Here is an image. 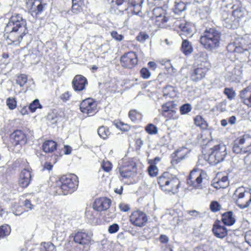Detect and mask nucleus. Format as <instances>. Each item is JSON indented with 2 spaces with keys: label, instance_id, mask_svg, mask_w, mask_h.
Here are the masks:
<instances>
[{
  "label": "nucleus",
  "instance_id": "nucleus-16",
  "mask_svg": "<svg viewBox=\"0 0 251 251\" xmlns=\"http://www.w3.org/2000/svg\"><path fill=\"white\" fill-rule=\"evenodd\" d=\"M74 241L81 245H89L91 240V236L88 233L78 231L75 235Z\"/></svg>",
  "mask_w": 251,
  "mask_h": 251
},
{
  "label": "nucleus",
  "instance_id": "nucleus-42",
  "mask_svg": "<svg viewBox=\"0 0 251 251\" xmlns=\"http://www.w3.org/2000/svg\"><path fill=\"white\" fill-rule=\"evenodd\" d=\"M209 208L213 212L219 211L221 209V205L216 201H212L210 204Z\"/></svg>",
  "mask_w": 251,
  "mask_h": 251
},
{
  "label": "nucleus",
  "instance_id": "nucleus-17",
  "mask_svg": "<svg viewBox=\"0 0 251 251\" xmlns=\"http://www.w3.org/2000/svg\"><path fill=\"white\" fill-rule=\"evenodd\" d=\"M11 138L14 140V143L16 146H21L25 145L27 142L25 134L21 130H17L11 134Z\"/></svg>",
  "mask_w": 251,
  "mask_h": 251
},
{
  "label": "nucleus",
  "instance_id": "nucleus-64",
  "mask_svg": "<svg viewBox=\"0 0 251 251\" xmlns=\"http://www.w3.org/2000/svg\"><path fill=\"white\" fill-rule=\"evenodd\" d=\"M171 108H170V107L167 106L166 104H163L162 106L161 109V114L162 115V116H164V115H167V112H168L171 110Z\"/></svg>",
  "mask_w": 251,
  "mask_h": 251
},
{
  "label": "nucleus",
  "instance_id": "nucleus-5",
  "mask_svg": "<svg viewBox=\"0 0 251 251\" xmlns=\"http://www.w3.org/2000/svg\"><path fill=\"white\" fill-rule=\"evenodd\" d=\"M145 0H116V8L121 12L127 11L133 15L141 16L143 4Z\"/></svg>",
  "mask_w": 251,
  "mask_h": 251
},
{
  "label": "nucleus",
  "instance_id": "nucleus-62",
  "mask_svg": "<svg viewBox=\"0 0 251 251\" xmlns=\"http://www.w3.org/2000/svg\"><path fill=\"white\" fill-rule=\"evenodd\" d=\"M119 206L120 210L123 212H127L130 209L129 205L126 203H120Z\"/></svg>",
  "mask_w": 251,
  "mask_h": 251
},
{
  "label": "nucleus",
  "instance_id": "nucleus-19",
  "mask_svg": "<svg viewBox=\"0 0 251 251\" xmlns=\"http://www.w3.org/2000/svg\"><path fill=\"white\" fill-rule=\"evenodd\" d=\"M212 231L216 237L221 239L225 237L227 234V229L224 226L220 225L219 221L215 222L213 225Z\"/></svg>",
  "mask_w": 251,
  "mask_h": 251
},
{
  "label": "nucleus",
  "instance_id": "nucleus-39",
  "mask_svg": "<svg viewBox=\"0 0 251 251\" xmlns=\"http://www.w3.org/2000/svg\"><path fill=\"white\" fill-rule=\"evenodd\" d=\"M165 11L164 9L161 7H156L152 10V17L153 20L154 18H156L161 16L165 15Z\"/></svg>",
  "mask_w": 251,
  "mask_h": 251
},
{
  "label": "nucleus",
  "instance_id": "nucleus-57",
  "mask_svg": "<svg viewBox=\"0 0 251 251\" xmlns=\"http://www.w3.org/2000/svg\"><path fill=\"white\" fill-rule=\"evenodd\" d=\"M56 162V160L55 161H53L52 163L50 162L46 161L43 165V170H47L49 171H51L52 169L53 164H55Z\"/></svg>",
  "mask_w": 251,
  "mask_h": 251
},
{
  "label": "nucleus",
  "instance_id": "nucleus-12",
  "mask_svg": "<svg viewBox=\"0 0 251 251\" xmlns=\"http://www.w3.org/2000/svg\"><path fill=\"white\" fill-rule=\"evenodd\" d=\"M111 204V200L106 197H101L97 199L94 202L93 207L97 211H103L107 210Z\"/></svg>",
  "mask_w": 251,
  "mask_h": 251
},
{
  "label": "nucleus",
  "instance_id": "nucleus-34",
  "mask_svg": "<svg viewBox=\"0 0 251 251\" xmlns=\"http://www.w3.org/2000/svg\"><path fill=\"white\" fill-rule=\"evenodd\" d=\"M116 216L115 208L112 207L106 212L103 216V219L105 221L109 222L114 219Z\"/></svg>",
  "mask_w": 251,
  "mask_h": 251
},
{
  "label": "nucleus",
  "instance_id": "nucleus-47",
  "mask_svg": "<svg viewBox=\"0 0 251 251\" xmlns=\"http://www.w3.org/2000/svg\"><path fill=\"white\" fill-rule=\"evenodd\" d=\"M149 38V36L145 32H140L136 36V40L141 43H144Z\"/></svg>",
  "mask_w": 251,
  "mask_h": 251
},
{
  "label": "nucleus",
  "instance_id": "nucleus-58",
  "mask_svg": "<svg viewBox=\"0 0 251 251\" xmlns=\"http://www.w3.org/2000/svg\"><path fill=\"white\" fill-rule=\"evenodd\" d=\"M71 96V94L69 92L67 91L65 92L64 93L62 94L60 96V99L62 100L63 102H66L69 100L70 97Z\"/></svg>",
  "mask_w": 251,
  "mask_h": 251
},
{
  "label": "nucleus",
  "instance_id": "nucleus-51",
  "mask_svg": "<svg viewBox=\"0 0 251 251\" xmlns=\"http://www.w3.org/2000/svg\"><path fill=\"white\" fill-rule=\"evenodd\" d=\"M114 124L116 127L119 128L122 131H127L129 129L128 126L121 122H114Z\"/></svg>",
  "mask_w": 251,
  "mask_h": 251
},
{
  "label": "nucleus",
  "instance_id": "nucleus-13",
  "mask_svg": "<svg viewBox=\"0 0 251 251\" xmlns=\"http://www.w3.org/2000/svg\"><path fill=\"white\" fill-rule=\"evenodd\" d=\"M231 16L232 15H229L227 11L223 12L222 19L223 25L228 28H236L239 26L238 21L231 18Z\"/></svg>",
  "mask_w": 251,
  "mask_h": 251
},
{
  "label": "nucleus",
  "instance_id": "nucleus-4",
  "mask_svg": "<svg viewBox=\"0 0 251 251\" xmlns=\"http://www.w3.org/2000/svg\"><path fill=\"white\" fill-rule=\"evenodd\" d=\"M221 38V32L214 28H209L201 35L200 42L205 49L213 50L220 46Z\"/></svg>",
  "mask_w": 251,
  "mask_h": 251
},
{
  "label": "nucleus",
  "instance_id": "nucleus-40",
  "mask_svg": "<svg viewBox=\"0 0 251 251\" xmlns=\"http://www.w3.org/2000/svg\"><path fill=\"white\" fill-rule=\"evenodd\" d=\"M224 93L229 100L233 99L236 95L235 91L232 88H225Z\"/></svg>",
  "mask_w": 251,
  "mask_h": 251
},
{
  "label": "nucleus",
  "instance_id": "nucleus-48",
  "mask_svg": "<svg viewBox=\"0 0 251 251\" xmlns=\"http://www.w3.org/2000/svg\"><path fill=\"white\" fill-rule=\"evenodd\" d=\"M112 164L108 160H103L101 164L102 169L106 172H109L112 169Z\"/></svg>",
  "mask_w": 251,
  "mask_h": 251
},
{
  "label": "nucleus",
  "instance_id": "nucleus-31",
  "mask_svg": "<svg viewBox=\"0 0 251 251\" xmlns=\"http://www.w3.org/2000/svg\"><path fill=\"white\" fill-rule=\"evenodd\" d=\"M240 137L237 138L234 143L232 151L233 152L237 154H243L246 153L242 144L239 143Z\"/></svg>",
  "mask_w": 251,
  "mask_h": 251
},
{
  "label": "nucleus",
  "instance_id": "nucleus-15",
  "mask_svg": "<svg viewBox=\"0 0 251 251\" xmlns=\"http://www.w3.org/2000/svg\"><path fill=\"white\" fill-rule=\"evenodd\" d=\"M87 84V79L81 75H76L72 81V85L75 91H81L84 90Z\"/></svg>",
  "mask_w": 251,
  "mask_h": 251
},
{
  "label": "nucleus",
  "instance_id": "nucleus-3",
  "mask_svg": "<svg viewBox=\"0 0 251 251\" xmlns=\"http://www.w3.org/2000/svg\"><path fill=\"white\" fill-rule=\"evenodd\" d=\"M78 185V177L75 175L63 176L56 181V193L66 195L75 191Z\"/></svg>",
  "mask_w": 251,
  "mask_h": 251
},
{
  "label": "nucleus",
  "instance_id": "nucleus-45",
  "mask_svg": "<svg viewBox=\"0 0 251 251\" xmlns=\"http://www.w3.org/2000/svg\"><path fill=\"white\" fill-rule=\"evenodd\" d=\"M148 170L149 174L151 176H156L158 172V169L156 166L153 164H150Z\"/></svg>",
  "mask_w": 251,
  "mask_h": 251
},
{
  "label": "nucleus",
  "instance_id": "nucleus-2",
  "mask_svg": "<svg viewBox=\"0 0 251 251\" xmlns=\"http://www.w3.org/2000/svg\"><path fill=\"white\" fill-rule=\"evenodd\" d=\"M160 189L166 194L175 195L178 193L180 181L178 177L169 172H164L157 178Z\"/></svg>",
  "mask_w": 251,
  "mask_h": 251
},
{
  "label": "nucleus",
  "instance_id": "nucleus-55",
  "mask_svg": "<svg viewBox=\"0 0 251 251\" xmlns=\"http://www.w3.org/2000/svg\"><path fill=\"white\" fill-rule=\"evenodd\" d=\"M111 36L115 40L117 41H121L124 38V36L122 34H119L116 31H112L110 33Z\"/></svg>",
  "mask_w": 251,
  "mask_h": 251
},
{
  "label": "nucleus",
  "instance_id": "nucleus-32",
  "mask_svg": "<svg viewBox=\"0 0 251 251\" xmlns=\"http://www.w3.org/2000/svg\"><path fill=\"white\" fill-rule=\"evenodd\" d=\"M72 0V11L74 13H77L82 9V6L84 4V0Z\"/></svg>",
  "mask_w": 251,
  "mask_h": 251
},
{
  "label": "nucleus",
  "instance_id": "nucleus-26",
  "mask_svg": "<svg viewBox=\"0 0 251 251\" xmlns=\"http://www.w3.org/2000/svg\"><path fill=\"white\" fill-rule=\"evenodd\" d=\"M57 144L56 142L48 140L45 141L42 146L43 151L46 153L53 152L57 148Z\"/></svg>",
  "mask_w": 251,
  "mask_h": 251
},
{
  "label": "nucleus",
  "instance_id": "nucleus-22",
  "mask_svg": "<svg viewBox=\"0 0 251 251\" xmlns=\"http://www.w3.org/2000/svg\"><path fill=\"white\" fill-rule=\"evenodd\" d=\"M136 165L134 164H131L129 165H123L119 169V172L121 176L123 178H129L130 177L132 174V171L135 168Z\"/></svg>",
  "mask_w": 251,
  "mask_h": 251
},
{
  "label": "nucleus",
  "instance_id": "nucleus-9",
  "mask_svg": "<svg viewBox=\"0 0 251 251\" xmlns=\"http://www.w3.org/2000/svg\"><path fill=\"white\" fill-rule=\"evenodd\" d=\"M120 61L123 67L131 69L137 64V56L134 52L129 51L121 56Z\"/></svg>",
  "mask_w": 251,
  "mask_h": 251
},
{
  "label": "nucleus",
  "instance_id": "nucleus-60",
  "mask_svg": "<svg viewBox=\"0 0 251 251\" xmlns=\"http://www.w3.org/2000/svg\"><path fill=\"white\" fill-rule=\"evenodd\" d=\"M245 239L246 242L251 247V230L246 232Z\"/></svg>",
  "mask_w": 251,
  "mask_h": 251
},
{
  "label": "nucleus",
  "instance_id": "nucleus-54",
  "mask_svg": "<svg viewBox=\"0 0 251 251\" xmlns=\"http://www.w3.org/2000/svg\"><path fill=\"white\" fill-rule=\"evenodd\" d=\"M119 225L114 223L109 226L108 231L110 234L115 233L119 230Z\"/></svg>",
  "mask_w": 251,
  "mask_h": 251
},
{
  "label": "nucleus",
  "instance_id": "nucleus-30",
  "mask_svg": "<svg viewBox=\"0 0 251 251\" xmlns=\"http://www.w3.org/2000/svg\"><path fill=\"white\" fill-rule=\"evenodd\" d=\"M163 93L166 98H173L176 95L175 88L171 85L166 86L163 89Z\"/></svg>",
  "mask_w": 251,
  "mask_h": 251
},
{
  "label": "nucleus",
  "instance_id": "nucleus-53",
  "mask_svg": "<svg viewBox=\"0 0 251 251\" xmlns=\"http://www.w3.org/2000/svg\"><path fill=\"white\" fill-rule=\"evenodd\" d=\"M141 76L144 79H148L151 76V73L147 68H143L140 70Z\"/></svg>",
  "mask_w": 251,
  "mask_h": 251
},
{
  "label": "nucleus",
  "instance_id": "nucleus-37",
  "mask_svg": "<svg viewBox=\"0 0 251 251\" xmlns=\"http://www.w3.org/2000/svg\"><path fill=\"white\" fill-rule=\"evenodd\" d=\"M11 232L10 226L8 225H4L0 226V239L8 236Z\"/></svg>",
  "mask_w": 251,
  "mask_h": 251
},
{
  "label": "nucleus",
  "instance_id": "nucleus-24",
  "mask_svg": "<svg viewBox=\"0 0 251 251\" xmlns=\"http://www.w3.org/2000/svg\"><path fill=\"white\" fill-rule=\"evenodd\" d=\"M239 137V143L243 145L246 152H250L249 153H251V136L245 134Z\"/></svg>",
  "mask_w": 251,
  "mask_h": 251
},
{
  "label": "nucleus",
  "instance_id": "nucleus-11",
  "mask_svg": "<svg viewBox=\"0 0 251 251\" xmlns=\"http://www.w3.org/2000/svg\"><path fill=\"white\" fill-rule=\"evenodd\" d=\"M210 68L201 64H197L195 66L191 75V79L195 82L199 81L203 79Z\"/></svg>",
  "mask_w": 251,
  "mask_h": 251
},
{
  "label": "nucleus",
  "instance_id": "nucleus-59",
  "mask_svg": "<svg viewBox=\"0 0 251 251\" xmlns=\"http://www.w3.org/2000/svg\"><path fill=\"white\" fill-rule=\"evenodd\" d=\"M176 111L173 109H171V110L167 112V115H164V117H167L169 119H176Z\"/></svg>",
  "mask_w": 251,
  "mask_h": 251
},
{
  "label": "nucleus",
  "instance_id": "nucleus-36",
  "mask_svg": "<svg viewBox=\"0 0 251 251\" xmlns=\"http://www.w3.org/2000/svg\"><path fill=\"white\" fill-rule=\"evenodd\" d=\"M98 133L101 138L106 139L110 135V132L108 128L104 126H101L98 128Z\"/></svg>",
  "mask_w": 251,
  "mask_h": 251
},
{
  "label": "nucleus",
  "instance_id": "nucleus-38",
  "mask_svg": "<svg viewBox=\"0 0 251 251\" xmlns=\"http://www.w3.org/2000/svg\"><path fill=\"white\" fill-rule=\"evenodd\" d=\"M42 105L40 104L38 99L34 100L29 105L28 109L31 112H34L37 108H42Z\"/></svg>",
  "mask_w": 251,
  "mask_h": 251
},
{
  "label": "nucleus",
  "instance_id": "nucleus-33",
  "mask_svg": "<svg viewBox=\"0 0 251 251\" xmlns=\"http://www.w3.org/2000/svg\"><path fill=\"white\" fill-rule=\"evenodd\" d=\"M194 123L197 126H199L202 129L207 128L208 124L201 116H196L194 118Z\"/></svg>",
  "mask_w": 251,
  "mask_h": 251
},
{
  "label": "nucleus",
  "instance_id": "nucleus-1",
  "mask_svg": "<svg viewBox=\"0 0 251 251\" xmlns=\"http://www.w3.org/2000/svg\"><path fill=\"white\" fill-rule=\"evenodd\" d=\"M4 31L12 42H20L27 33L26 21L20 14H13L9 19Z\"/></svg>",
  "mask_w": 251,
  "mask_h": 251
},
{
  "label": "nucleus",
  "instance_id": "nucleus-61",
  "mask_svg": "<svg viewBox=\"0 0 251 251\" xmlns=\"http://www.w3.org/2000/svg\"><path fill=\"white\" fill-rule=\"evenodd\" d=\"M244 162L246 165H249V169H251V153L245 156Z\"/></svg>",
  "mask_w": 251,
  "mask_h": 251
},
{
  "label": "nucleus",
  "instance_id": "nucleus-20",
  "mask_svg": "<svg viewBox=\"0 0 251 251\" xmlns=\"http://www.w3.org/2000/svg\"><path fill=\"white\" fill-rule=\"evenodd\" d=\"M31 176L29 171L24 169L21 172L19 179V184L22 188H26L29 184Z\"/></svg>",
  "mask_w": 251,
  "mask_h": 251
},
{
  "label": "nucleus",
  "instance_id": "nucleus-8",
  "mask_svg": "<svg viewBox=\"0 0 251 251\" xmlns=\"http://www.w3.org/2000/svg\"><path fill=\"white\" fill-rule=\"evenodd\" d=\"M97 101L92 98H87L80 103L79 107L80 111L88 116L94 115L98 111Z\"/></svg>",
  "mask_w": 251,
  "mask_h": 251
},
{
  "label": "nucleus",
  "instance_id": "nucleus-43",
  "mask_svg": "<svg viewBox=\"0 0 251 251\" xmlns=\"http://www.w3.org/2000/svg\"><path fill=\"white\" fill-rule=\"evenodd\" d=\"M145 130L150 134H155L158 132V128L154 125L149 124L146 126Z\"/></svg>",
  "mask_w": 251,
  "mask_h": 251
},
{
  "label": "nucleus",
  "instance_id": "nucleus-44",
  "mask_svg": "<svg viewBox=\"0 0 251 251\" xmlns=\"http://www.w3.org/2000/svg\"><path fill=\"white\" fill-rule=\"evenodd\" d=\"M27 80V76L25 74H21L18 76L16 83L19 84L20 87H23L26 83Z\"/></svg>",
  "mask_w": 251,
  "mask_h": 251
},
{
  "label": "nucleus",
  "instance_id": "nucleus-25",
  "mask_svg": "<svg viewBox=\"0 0 251 251\" xmlns=\"http://www.w3.org/2000/svg\"><path fill=\"white\" fill-rule=\"evenodd\" d=\"M214 187L217 189L225 188L229 185V181L227 176H223L221 178H216L214 180L213 183Z\"/></svg>",
  "mask_w": 251,
  "mask_h": 251
},
{
  "label": "nucleus",
  "instance_id": "nucleus-23",
  "mask_svg": "<svg viewBox=\"0 0 251 251\" xmlns=\"http://www.w3.org/2000/svg\"><path fill=\"white\" fill-rule=\"evenodd\" d=\"M231 18L238 21V24L239 25L240 21L244 17L245 15V11L244 8L239 6L233 5Z\"/></svg>",
  "mask_w": 251,
  "mask_h": 251
},
{
  "label": "nucleus",
  "instance_id": "nucleus-49",
  "mask_svg": "<svg viewBox=\"0 0 251 251\" xmlns=\"http://www.w3.org/2000/svg\"><path fill=\"white\" fill-rule=\"evenodd\" d=\"M42 245L43 246L44 251H56L55 246L50 242L43 243Z\"/></svg>",
  "mask_w": 251,
  "mask_h": 251
},
{
  "label": "nucleus",
  "instance_id": "nucleus-10",
  "mask_svg": "<svg viewBox=\"0 0 251 251\" xmlns=\"http://www.w3.org/2000/svg\"><path fill=\"white\" fill-rule=\"evenodd\" d=\"M147 221L148 218L146 214L140 210L133 212L130 216V223L136 226H143Z\"/></svg>",
  "mask_w": 251,
  "mask_h": 251
},
{
  "label": "nucleus",
  "instance_id": "nucleus-27",
  "mask_svg": "<svg viewBox=\"0 0 251 251\" xmlns=\"http://www.w3.org/2000/svg\"><path fill=\"white\" fill-rule=\"evenodd\" d=\"M221 220L224 225L228 226L233 225L236 221L235 218L233 216V212L231 211L223 213L222 215Z\"/></svg>",
  "mask_w": 251,
  "mask_h": 251
},
{
  "label": "nucleus",
  "instance_id": "nucleus-18",
  "mask_svg": "<svg viewBox=\"0 0 251 251\" xmlns=\"http://www.w3.org/2000/svg\"><path fill=\"white\" fill-rule=\"evenodd\" d=\"M239 97L241 102L251 108V86H248L241 90Z\"/></svg>",
  "mask_w": 251,
  "mask_h": 251
},
{
  "label": "nucleus",
  "instance_id": "nucleus-63",
  "mask_svg": "<svg viewBox=\"0 0 251 251\" xmlns=\"http://www.w3.org/2000/svg\"><path fill=\"white\" fill-rule=\"evenodd\" d=\"M94 210H87L85 212V216L87 218L90 220H93L95 218V216L93 214Z\"/></svg>",
  "mask_w": 251,
  "mask_h": 251
},
{
  "label": "nucleus",
  "instance_id": "nucleus-29",
  "mask_svg": "<svg viewBox=\"0 0 251 251\" xmlns=\"http://www.w3.org/2000/svg\"><path fill=\"white\" fill-rule=\"evenodd\" d=\"M181 50L185 55H188L192 53L193 51V48L191 43L187 39H182Z\"/></svg>",
  "mask_w": 251,
  "mask_h": 251
},
{
  "label": "nucleus",
  "instance_id": "nucleus-50",
  "mask_svg": "<svg viewBox=\"0 0 251 251\" xmlns=\"http://www.w3.org/2000/svg\"><path fill=\"white\" fill-rule=\"evenodd\" d=\"M6 104L9 109H14L17 105V101L15 98H8L6 100Z\"/></svg>",
  "mask_w": 251,
  "mask_h": 251
},
{
  "label": "nucleus",
  "instance_id": "nucleus-28",
  "mask_svg": "<svg viewBox=\"0 0 251 251\" xmlns=\"http://www.w3.org/2000/svg\"><path fill=\"white\" fill-rule=\"evenodd\" d=\"M196 63L197 64H201L202 66H206V67L210 68V64L208 61V55L205 52H199L196 58Z\"/></svg>",
  "mask_w": 251,
  "mask_h": 251
},
{
  "label": "nucleus",
  "instance_id": "nucleus-41",
  "mask_svg": "<svg viewBox=\"0 0 251 251\" xmlns=\"http://www.w3.org/2000/svg\"><path fill=\"white\" fill-rule=\"evenodd\" d=\"M192 107L189 103H185L182 104L179 108V111L182 115L186 114L191 111Z\"/></svg>",
  "mask_w": 251,
  "mask_h": 251
},
{
  "label": "nucleus",
  "instance_id": "nucleus-6",
  "mask_svg": "<svg viewBox=\"0 0 251 251\" xmlns=\"http://www.w3.org/2000/svg\"><path fill=\"white\" fill-rule=\"evenodd\" d=\"M210 151V153L205 156V159L211 165H215L223 161L227 155L226 146L223 144L214 146Z\"/></svg>",
  "mask_w": 251,
  "mask_h": 251
},
{
  "label": "nucleus",
  "instance_id": "nucleus-7",
  "mask_svg": "<svg viewBox=\"0 0 251 251\" xmlns=\"http://www.w3.org/2000/svg\"><path fill=\"white\" fill-rule=\"evenodd\" d=\"M234 196L236 205L241 209L248 207L251 203V189L239 187L235 190Z\"/></svg>",
  "mask_w": 251,
  "mask_h": 251
},
{
  "label": "nucleus",
  "instance_id": "nucleus-35",
  "mask_svg": "<svg viewBox=\"0 0 251 251\" xmlns=\"http://www.w3.org/2000/svg\"><path fill=\"white\" fill-rule=\"evenodd\" d=\"M186 4L181 1H176L174 8V12L176 14H179L181 12L185 10Z\"/></svg>",
  "mask_w": 251,
  "mask_h": 251
},
{
  "label": "nucleus",
  "instance_id": "nucleus-21",
  "mask_svg": "<svg viewBox=\"0 0 251 251\" xmlns=\"http://www.w3.org/2000/svg\"><path fill=\"white\" fill-rule=\"evenodd\" d=\"M179 28L181 31L180 33V36L181 37L182 39H183V36L191 37L194 34V25L191 23H181L179 25Z\"/></svg>",
  "mask_w": 251,
  "mask_h": 251
},
{
  "label": "nucleus",
  "instance_id": "nucleus-14",
  "mask_svg": "<svg viewBox=\"0 0 251 251\" xmlns=\"http://www.w3.org/2000/svg\"><path fill=\"white\" fill-rule=\"evenodd\" d=\"M202 180L201 174L197 173L196 171H191L187 179V183L196 188H199Z\"/></svg>",
  "mask_w": 251,
  "mask_h": 251
},
{
  "label": "nucleus",
  "instance_id": "nucleus-46",
  "mask_svg": "<svg viewBox=\"0 0 251 251\" xmlns=\"http://www.w3.org/2000/svg\"><path fill=\"white\" fill-rule=\"evenodd\" d=\"M128 116L132 122H135L137 119L141 118V114L137 112L136 110H131L129 112Z\"/></svg>",
  "mask_w": 251,
  "mask_h": 251
},
{
  "label": "nucleus",
  "instance_id": "nucleus-56",
  "mask_svg": "<svg viewBox=\"0 0 251 251\" xmlns=\"http://www.w3.org/2000/svg\"><path fill=\"white\" fill-rule=\"evenodd\" d=\"M155 20L156 22V24L158 25H160L161 24H164L167 21V19L166 17L165 16V15L157 17L156 18H154V20Z\"/></svg>",
  "mask_w": 251,
  "mask_h": 251
},
{
  "label": "nucleus",
  "instance_id": "nucleus-52",
  "mask_svg": "<svg viewBox=\"0 0 251 251\" xmlns=\"http://www.w3.org/2000/svg\"><path fill=\"white\" fill-rule=\"evenodd\" d=\"M227 50L230 52H237L240 49L239 47L235 45V43H230L226 47Z\"/></svg>",
  "mask_w": 251,
  "mask_h": 251
}]
</instances>
